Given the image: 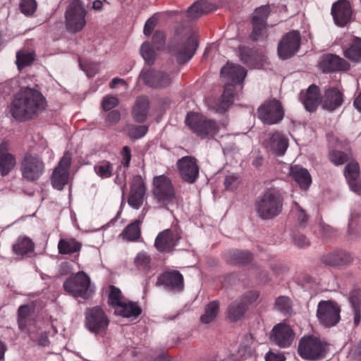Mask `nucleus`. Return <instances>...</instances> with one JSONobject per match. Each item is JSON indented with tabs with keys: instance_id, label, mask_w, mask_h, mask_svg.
<instances>
[{
	"instance_id": "f257e3e1",
	"label": "nucleus",
	"mask_w": 361,
	"mask_h": 361,
	"mask_svg": "<svg viewBox=\"0 0 361 361\" xmlns=\"http://www.w3.org/2000/svg\"><path fill=\"white\" fill-rule=\"evenodd\" d=\"M46 101L37 90L23 87L12 101L9 112L18 121H25L37 116L45 109Z\"/></svg>"
},
{
	"instance_id": "f03ea898",
	"label": "nucleus",
	"mask_w": 361,
	"mask_h": 361,
	"mask_svg": "<svg viewBox=\"0 0 361 361\" xmlns=\"http://www.w3.org/2000/svg\"><path fill=\"white\" fill-rule=\"evenodd\" d=\"M246 74V70L240 65L228 63L221 68V76L225 85L221 100L215 107L216 112L224 113L231 106L236 93L235 85L242 83Z\"/></svg>"
},
{
	"instance_id": "7ed1b4c3",
	"label": "nucleus",
	"mask_w": 361,
	"mask_h": 361,
	"mask_svg": "<svg viewBox=\"0 0 361 361\" xmlns=\"http://www.w3.org/2000/svg\"><path fill=\"white\" fill-rule=\"evenodd\" d=\"M283 197L276 188H267L255 201V207L257 215L263 220L273 219L282 212Z\"/></svg>"
},
{
	"instance_id": "20e7f679",
	"label": "nucleus",
	"mask_w": 361,
	"mask_h": 361,
	"mask_svg": "<svg viewBox=\"0 0 361 361\" xmlns=\"http://www.w3.org/2000/svg\"><path fill=\"white\" fill-rule=\"evenodd\" d=\"M152 193L157 202L162 208L169 209L178 204V197L171 179L165 175L153 179Z\"/></svg>"
},
{
	"instance_id": "39448f33",
	"label": "nucleus",
	"mask_w": 361,
	"mask_h": 361,
	"mask_svg": "<svg viewBox=\"0 0 361 361\" xmlns=\"http://www.w3.org/2000/svg\"><path fill=\"white\" fill-rule=\"evenodd\" d=\"M185 123L197 136L202 139L214 137L219 130V125L214 120L208 119L194 112L187 114Z\"/></svg>"
},
{
	"instance_id": "423d86ee",
	"label": "nucleus",
	"mask_w": 361,
	"mask_h": 361,
	"mask_svg": "<svg viewBox=\"0 0 361 361\" xmlns=\"http://www.w3.org/2000/svg\"><path fill=\"white\" fill-rule=\"evenodd\" d=\"M326 350L327 344L312 335L301 338L298 347V355L305 360H319Z\"/></svg>"
},
{
	"instance_id": "0eeeda50",
	"label": "nucleus",
	"mask_w": 361,
	"mask_h": 361,
	"mask_svg": "<svg viewBox=\"0 0 361 361\" xmlns=\"http://www.w3.org/2000/svg\"><path fill=\"white\" fill-rule=\"evenodd\" d=\"M90 283L89 276L81 271L66 279L63 283V288L73 297L87 300L92 295L93 291L91 289Z\"/></svg>"
},
{
	"instance_id": "6e6552de",
	"label": "nucleus",
	"mask_w": 361,
	"mask_h": 361,
	"mask_svg": "<svg viewBox=\"0 0 361 361\" xmlns=\"http://www.w3.org/2000/svg\"><path fill=\"white\" fill-rule=\"evenodd\" d=\"M20 171L23 178L35 181L44 173L45 164L39 155L26 153L20 161Z\"/></svg>"
},
{
	"instance_id": "1a4fd4ad",
	"label": "nucleus",
	"mask_w": 361,
	"mask_h": 361,
	"mask_svg": "<svg viewBox=\"0 0 361 361\" xmlns=\"http://www.w3.org/2000/svg\"><path fill=\"white\" fill-rule=\"evenodd\" d=\"M87 11L79 0H73L65 13L66 27L69 32L81 31L86 25Z\"/></svg>"
},
{
	"instance_id": "9d476101",
	"label": "nucleus",
	"mask_w": 361,
	"mask_h": 361,
	"mask_svg": "<svg viewBox=\"0 0 361 361\" xmlns=\"http://www.w3.org/2000/svg\"><path fill=\"white\" fill-rule=\"evenodd\" d=\"M198 44L197 35L193 32L185 39H182L176 44L170 46V51L176 56L177 63L183 64L192 58Z\"/></svg>"
},
{
	"instance_id": "9b49d317",
	"label": "nucleus",
	"mask_w": 361,
	"mask_h": 361,
	"mask_svg": "<svg viewBox=\"0 0 361 361\" xmlns=\"http://www.w3.org/2000/svg\"><path fill=\"white\" fill-rule=\"evenodd\" d=\"M341 308L331 300H321L317 305V317L319 322L325 327L336 325L341 319Z\"/></svg>"
},
{
	"instance_id": "f8f14e48",
	"label": "nucleus",
	"mask_w": 361,
	"mask_h": 361,
	"mask_svg": "<svg viewBox=\"0 0 361 361\" xmlns=\"http://www.w3.org/2000/svg\"><path fill=\"white\" fill-rule=\"evenodd\" d=\"M85 326L94 334L104 333L109 326V319L102 309L98 306L87 308L85 312Z\"/></svg>"
},
{
	"instance_id": "ddd939ff",
	"label": "nucleus",
	"mask_w": 361,
	"mask_h": 361,
	"mask_svg": "<svg viewBox=\"0 0 361 361\" xmlns=\"http://www.w3.org/2000/svg\"><path fill=\"white\" fill-rule=\"evenodd\" d=\"M180 229H165L158 233L154 240V247L161 253H171L181 239Z\"/></svg>"
},
{
	"instance_id": "4468645a",
	"label": "nucleus",
	"mask_w": 361,
	"mask_h": 361,
	"mask_svg": "<svg viewBox=\"0 0 361 361\" xmlns=\"http://www.w3.org/2000/svg\"><path fill=\"white\" fill-rule=\"evenodd\" d=\"M257 113L259 118L268 125L278 123L283 119L284 115L281 103L275 99L261 105Z\"/></svg>"
},
{
	"instance_id": "2eb2a0df",
	"label": "nucleus",
	"mask_w": 361,
	"mask_h": 361,
	"mask_svg": "<svg viewBox=\"0 0 361 361\" xmlns=\"http://www.w3.org/2000/svg\"><path fill=\"white\" fill-rule=\"evenodd\" d=\"M270 13L269 6H262L257 8L252 16V31L250 38L253 41H257L267 37V20Z\"/></svg>"
},
{
	"instance_id": "dca6fc26",
	"label": "nucleus",
	"mask_w": 361,
	"mask_h": 361,
	"mask_svg": "<svg viewBox=\"0 0 361 361\" xmlns=\"http://www.w3.org/2000/svg\"><path fill=\"white\" fill-rule=\"evenodd\" d=\"M301 42L300 34L298 31L293 30L286 34L278 45V54L281 59L292 57L300 49Z\"/></svg>"
},
{
	"instance_id": "f3484780",
	"label": "nucleus",
	"mask_w": 361,
	"mask_h": 361,
	"mask_svg": "<svg viewBox=\"0 0 361 361\" xmlns=\"http://www.w3.org/2000/svg\"><path fill=\"white\" fill-rule=\"evenodd\" d=\"M176 166L180 177L185 182L191 184L197 180L199 176L200 166L196 158L191 156H185L178 160Z\"/></svg>"
},
{
	"instance_id": "a211bd4d",
	"label": "nucleus",
	"mask_w": 361,
	"mask_h": 361,
	"mask_svg": "<svg viewBox=\"0 0 361 361\" xmlns=\"http://www.w3.org/2000/svg\"><path fill=\"white\" fill-rule=\"evenodd\" d=\"M270 341L281 348H288L295 338L292 328L284 323H279L274 326L270 333Z\"/></svg>"
},
{
	"instance_id": "6ab92c4d",
	"label": "nucleus",
	"mask_w": 361,
	"mask_h": 361,
	"mask_svg": "<svg viewBox=\"0 0 361 361\" xmlns=\"http://www.w3.org/2000/svg\"><path fill=\"white\" fill-rule=\"evenodd\" d=\"M319 67L324 73H331L349 71L350 64L338 55L326 54L321 57Z\"/></svg>"
},
{
	"instance_id": "aec40b11",
	"label": "nucleus",
	"mask_w": 361,
	"mask_h": 361,
	"mask_svg": "<svg viewBox=\"0 0 361 361\" xmlns=\"http://www.w3.org/2000/svg\"><path fill=\"white\" fill-rule=\"evenodd\" d=\"M146 193V183L140 175L133 177L130 192L128 197V204L133 209H138L143 204Z\"/></svg>"
},
{
	"instance_id": "412c9836",
	"label": "nucleus",
	"mask_w": 361,
	"mask_h": 361,
	"mask_svg": "<svg viewBox=\"0 0 361 361\" xmlns=\"http://www.w3.org/2000/svg\"><path fill=\"white\" fill-rule=\"evenodd\" d=\"M331 14L335 24L344 27L352 20L353 8L348 0H338L333 4Z\"/></svg>"
},
{
	"instance_id": "4be33fe9",
	"label": "nucleus",
	"mask_w": 361,
	"mask_h": 361,
	"mask_svg": "<svg viewBox=\"0 0 361 361\" xmlns=\"http://www.w3.org/2000/svg\"><path fill=\"white\" fill-rule=\"evenodd\" d=\"M140 79L145 85L153 88H164L169 86L172 82L168 74L153 69H143L140 74Z\"/></svg>"
},
{
	"instance_id": "5701e85b",
	"label": "nucleus",
	"mask_w": 361,
	"mask_h": 361,
	"mask_svg": "<svg viewBox=\"0 0 361 361\" xmlns=\"http://www.w3.org/2000/svg\"><path fill=\"white\" fill-rule=\"evenodd\" d=\"M264 145L273 154L282 156L288 147V140L283 134L276 131L268 134L267 138L264 141Z\"/></svg>"
},
{
	"instance_id": "b1692460",
	"label": "nucleus",
	"mask_w": 361,
	"mask_h": 361,
	"mask_svg": "<svg viewBox=\"0 0 361 361\" xmlns=\"http://www.w3.org/2000/svg\"><path fill=\"white\" fill-rule=\"evenodd\" d=\"M9 150L8 141H2L0 143V175L3 177L8 176L16 165V157Z\"/></svg>"
},
{
	"instance_id": "393cba45",
	"label": "nucleus",
	"mask_w": 361,
	"mask_h": 361,
	"mask_svg": "<svg viewBox=\"0 0 361 361\" xmlns=\"http://www.w3.org/2000/svg\"><path fill=\"white\" fill-rule=\"evenodd\" d=\"M158 283L177 292L182 291L184 288L183 276L177 270L164 271L159 276Z\"/></svg>"
},
{
	"instance_id": "a878e982",
	"label": "nucleus",
	"mask_w": 361,
	"mask_h": 361,
	"mask_svg": "<svg viewBox=\"0 0 361 361\" xmlns=\"http://www.w3.org/2000/svg\"><path fill=\"white\" fill-rule=\"evenodd\" d=\"M343 102V94L336 87H330L325 90L321 98L322 107L329 111H333Z\"/></svg>"
},
{
	"instance_id": "bb28decb",
	"label": "nucleus",
	"mask_w": 361,
	"mask_h": 361,
	"mask_svg": "<svg viewBox=\"0 0 361 361\" xmlns=\"http://www.w3.org/2000/svg\"><path fill=\"white\" fill-rule=\"evenodd\" d=\"M344 175L348 181L350 190L355 192H359L361 190L360 180V166L356 161L348 163L344 170Z\"/></svg>"
},
{
	"instance_id": "cd10ccee",
	"label": "nucleus",
	"mask_w": 361,
	"mask_h": 361,
	"mask_svg": "<svg viewBox=\"0 0 361 361\" xmlns=\"http://www.w3.org/2000/svg\"><path fill=\"white\" fill-rule=\"evenodd\" d=\"M216 9V6L215 4L209 3L206 0H198L188 8L186 16L190 19H195Z\"/></svg>"
},
{
	"instance_id": "c85d7f7f",
	"label": "nucleus",
	"mask_w": 361,
	"mask_h": 361,
	"mask_svg": "<svg viewBox=\"0 0 361 361\" xmlns=\"http://www.w3.org/2000/svg\"><path fill=\"white\" fill-rule=\"evenodd\" d=\"M301 100L307 111H314L319 102L321 101L319 87L314 84L311 85L304 94L301 93Z\"/></svg>"
},
{
	"instance_id": "c756f323",
	"label": "nucleus",
	"mask_w": 361,
	"mask_h": 361,
	"mask_svg": "<svg viewBox=\"0 0 361 361\" xmlns=\"http://www.w3.org/2000/svg\"><path fill=\"white\" fill-rule=\"evenodd\" d=\"M225 259L230 264L246 265L252 262V255L247 250L235 249L226 252Z\"/></svg>"
},
{
	"instance_id": "7c9ffc66",
	"label": "nucleus",
	"mask_w": 361,
	"mask_h": 361,
	"mask_svg": "<svg viewBox=\"0 0 361 361\" xmlns=\"http://www.w3.org/2000/svg\"><path fill=\"white\" fill-rule=\"evenodd\" d=\"M149 100L145 96L137 97L132 110V116L137 123H144L148 116Z\"/></svg>"
},
{
	"instance_id": "2f4dec72",
	"label": "nucleus",
	"mask_w": 361,
	"mask_h": 361,
	"mask_svg": "<svg viewBox=\"0 0 361 361\" xmlns=\"http://www.w3.org/2000/svg\"><path fill=\"white\" fill-rule=\"evenodd\" d=\"M115 312L126 318H137L142 313L141 307L136 303L125 299L116 307Z\"/></svg>"
},
{
	"instance_id": "473e14b6",
	"label": "nucleus",
	"mask_w": 361,
	"mask_h": 361,
	"mask_svg": "<svg viewBox=\"0 0 361 361\" xmlns=\"http://www.w3.org/2000/svg\"><path fill=\"white\" fill-rule=\"evenodd\" d=\"M82 243L73 238H65L59 240L58 243L59 253L61 255H71L79 252L82 248Z\"/></svg>"
},
{
	"instance_id": "72a5a7b5",
	"label": "nucleus",
	"mask_w": 361,
	"mask_h": 361,
	"mask_svg": "<svg viewBox=\"0 0 361 361\" xmlns=\"http://www.w3.org/2000/svg\"><path fill=\"white\" fill-rule=\"evenodd\" d=\"M343 56L354 63H361V38L354 37L348 46L343 49Z\"/></svg>"
},
{
	"instance_id": "f704fd0d",
	"label": "nucleus",
	"mask_w": 361,
	"mask_h": 361,
	"mask_svg": "<svg viewBox=\"0 0 361 361\" xmlns=\"http://www.w3.org/2000/svg\"><path fill=\"white\" fill-rule=\"evenodd\" d=\"M322 260L326 265L341 266L349 264L352 261V257L344 251H338L324 256Z\"/></svg>"
},
{
	"instance_id": "c9c22d12",
	"label": "nucleus",
	"mask_w": 361,
	"mask_h": 361,
	"mask_svg": "<svg viewBox=\"0 0 361 361\" xmlns=\"http://www.w3.org/2000/svg\"><path fill=\"white\" fill-rule=\"evenodd\" d=\"M142 223V219H136L129 224L121 234L122 238L129 242L137 241L141 237Z\"/></svg>"
},
{
	"instance_id": "e433bc0d",
	"label": "nucleus",
	"mask_w": 361,
	"mask_h": 361,
	"mask_svg": "<svg viewBox=\"0 0 361 361\" xmlns=\"http://www.w3.org/2000/svg\"><path fill=\"white\" fill-rule=\"evenodd\" d=\"M291 175L301 189L307 190L312 183L311 176L305 169L297 166H293L291 167Z\"/></svg>"
},
{
	"instance_id": "4c0bfd02",
	"label": "nucleus",
	"mask_w": 361,
	"mask_h": 361,
	"mask_svg": "<svg viewBox=\"0 0 361 361\" xmlns=\"http://www.w3.org/2000/svg\"><path fill=\"white\" fill-rule=\"evenodd\" d=\"M247 310L246 305L238 299L232 302L227 309V317L231 322H237L240 320L245 314Z\"/></svg>"
},
{
	"instance_id": "58836bf2",
	"label": "nucleus",
	"mask_w": 361,
	"mask_h": 361,
	"mask_svg": "<svg viewBox=\"0 0 361 361\" xmlns=\"http://www.w3.org/2000/svg\"><path fill=\"white\" fill-rule=\"evenodd\" d=\"M34 243L26 236H20L13 245V252L18 255H25L34 251Z\"/></svg>"
},
{
	"instance_id": "ea45409f",
	"label": "nucleus",
	"mask_w": 361,
	"mask_h": 361,
	"mask_svg": "<svg viewBox=\"0 0 361 361\" xmlns=\"http://www.w3.org/2000/svg\"><path fill=\"white\" fill-rule=\"evenodd\" d=\"M159 51L153 47L150 42H144L140 48V54L148 66H152L156 60L157 52Z\"/></svg>"
},
{
	"instance_id": "a19ab883",
	"label": "nucleus",
	"mask_w": 361,
	"mask_h": 361,
	"mask_svg": "<svg viewBox=\"0 0 361 361\" xmlns=\"http://www.w3.org/2000/svg\"><path fill=\"white\" fill-rule=\"evenodd\" d=\"M349 300L354 314V326H357L361 320V291L359 290L352 293Z\"/></svg>"
},
{
	"instance_id": "79ce46f5",
	"label": "nucleus",
	"mask_w": 361,
	"mask_h": 361,
	"mask_svg": "<svg viewBox=\"0 0 361 361\" xmlns=\"http://www.w3.org/2000/svg\"><path fill=\"white\" fill-rule=\"evenodd\" d=\"M136 268L142 271H149L152 267V257L145 251L139 252L134 258Z\"/></svg>"
},
{
	"instance_id": "37998d69",
	"label": "nucleus",
	"mask_w": 361,
	"mask_h": 361,
	"mask_svg": "<svg viewBox=\"0 0 361 361\" xmlns=\"http://www.w3.org/2000/svg\"><path fill=\"white\" fill-rule=\"evenodd\" d=\"M219 312V302L217 300L210 302L205 307V312L200 317L203 324H209L212 322Z\"/></svg>"
},
{
	"instance_id": "c03bdc74",
	"label": "nucleus",
	"mask_w": 361,
	"mask_h": 361,
	"mask_svg": "<svg viewBox=\"0 0 361 361\" xmlns=\"http://www.w3.org/2000/svg\"><path fill=\"white\" fill-rule=\"evenodd\" d=\"M317 236L321 238L324 243H328L331 238L336 236V231L329 225L320 222L314 231Z\"/></svg>"
},
{
	"instance_id": "a18cd8bd",
	"label": "nucleus",
	"mask_w": 361,
	"mask_h": 361,
	"mask_svg": "<svg viewBox=\"0 0 361 361\" xmlns=\"http://www.w3.org/2000/svg\"><path fill=\"white\" fill-rule=\"evenodd\" d=\"M69 172L55 169L51 176L52 186L61 190L68 183Z\"/></svg>"
},
{
	"instance_id": "49530a36",
	"label": "nucleus",
	"mask_w": 361,
	"mask_h": 361,
	"mask_svg": "<svg viewBox=\"0 0 361 361\" xmlns=\"http://www.w3.org/2000/svg\"><path fill=\"white\" fill-rule=\"evenodd\" d=\"M113 164L104 160L96 164L94 170L96 174L102 179L110 178L113 175Z\"/></svg>"
},
{
	"instance_id": "de8ad7c7",
	"label": "nucleus",
	"mask_w": 361,
	"mask_h": 361,
	"mask_svg": "<svg viewBox=\"0 0 361 361\" xmlns=\"http://www.w3.org/2000/svg\"><path fill=\"white\" fill-rule=\"evenodd\" d=\"M329 159L334 165L339 166L350 159V154L340 150L332 149L329 153Z\"/></svg>"
},
{
	"instance_id": "09e8293b",
	"label": "nucleus",
	"mask_w": 361,
	"mask_h": 361,
	"mask_svg": "<svg viewBox=\"0 0 361 361\" xmlns=\"http://www.w3.org/2000/svg\"><path fill=\"white\" fill-rule=\"evenodd\" d=\"M126 298L123 296L121 290L114 286H110V292L109 294V303L114 308L117 307L119 304Z\"/></svg>"
},
{
	"instance_id": "8fccbe9b",
	"label": "nucleus",
	"mask_w": 361,
	"mask_h": 361,
	"mask_svg": "<svg viewBox=\"0 0 361 361\" xmlns=\"http://www.w3.org/2000/svg\"><path fill=\"white\" fill-rule=\"evenodd\" d=\"M147 132V126L131 125L128 128V135L132 140L140 139L144 137Z\"/></svg>"
},
{
	"instance_id": "3c124183",
	"label": "nucleus",
	"mask_w": 361,
	"mask_h": 361,
	"mask_svg": "<svg viewBox=\"0 0 361 361\" xmlns=\"http://www.w3.org/2000/svg\"><path fill=\"white\" fill-rule=\"evenodd\" d=\"M291 300L287 296H279L275 301V308L284 314H289L291 310Z\"/></svg>"
},
{
	"instance_id": "603ef678",
	"label": "nucleus",
	"mask_w": 361,
	"mask_h": 361,
	"mask_svg": "<svg viewBox=\"0 0 361 361\" xmlns=\"http://www.w3.org/2000/svg\"><path fill=\"white\" fill-rule=\"evenodd\" d=\"M151 44L159 51L164 50L166 45V34L161 30H156L152 35Z\"/></svg>"
},
{
	"instance_id": "864d4df0",
	"label": "nucleus",
	"mask_w": 361,
	"mask_h": 361,
	"mask_svg": "<svg viewBox=\"0 0 361 361\" xmlns=\"http://www.w3.org/2000/svg\"><path fill=\"white\" fill-rule=\"evenodd\" d=\"M34 61V57L31 53L17 52L16 63L18 69H22L30 65Z\"/></svg>"
},
{
	"instance_id": "5fc2aeb1",
	"label": "nucleus",
	"mask_w": 361,
	"mask_h": 361,
	"mask_svg": "<svg viewBox=\"0 0 361 361\" xmlns=\"http://www.w3.org/2000/svg\"><path fill=\"white\" fill-rule=\"evenodd\" d=\"M20 8L21 12L25 15H31L37 8V2L35 0H21Z\"/></svg>"
},
{
	"instance_id": "6e6d98bb",
	"label": "nucleus",
	"mask_w": 361,
	"mask_h": 361,
	"mask_svg": "<svg viewBox=\"0 0 361 361\" xmlns=\"http://www.w3.org/2000/svg\"><path fill=\"white\" fill-rule=\"evenodd\" d=\"M240 60L245 64H250L253 61L254 51L247 47H240Z\"/></svg>"
},
{
	"instance_id": "4d7b16f0",
	"label": "nucleus",
	"mask_w": 361,
	"mask_h": 361,
	"mask_svg": "<svg viewBox=\"0 0 361 361\" xmlns=\"http://www.w3.org/2000/svg\"><path fill=\"white\" fill-rule=\"evenodd\" d=\"M72 154L71 152L66 151L64 152L63 157L61 158L56 169L65 171L68 172L69 168L71 165Z\"/></svg>"
},
{
	"instance_id": "13d9d810",
	"label": "nucleus",
	"mask_w": 361,
	"mask_h": 361,
	"mask_svg": "<svg viewBox=\"0 0 361 361\" xmlns=\"http://www.w3.org/2000/svg\"><path fill=\"white\" fill-rule=\"evenodd\" d=\"M293 240L294 244L300 248L307 247L310 245V243L306 236L299 232H295L293 233Z\"/></svg>"
},
{
	"instance_id": "bf43d9fd",
	"label": "nucleus",
	"mask_w": 361,
	"mask_h": 361,
	"mask_svg": "<svg viewBox=\"0 0 361 361\" xmlns=\"http://www.w3.org/2000/svg\"><path fill=\"white\" fill-rule=\"evenodd\" d=\"M159 21L158 17L156 15H153L145 22L143 32L147 37L149 36Z\"/></svg>"
},
{
	"instance_id": "052dcab7",
	"label": "nucleus",
	"mask_w": 361,
	"mask_h": 361,
	"mask_svg": "<svg viewBox=\"0 0 361 361\" xmlns=\"http://www.w3.org/2000/svg\"><path fill=\"white\" fill-rule=\"evenodd\" d=\"M259 294L257 291H248L245 293L240 299V302L246 305V309H248L250 305L257 300Z\"/></svg>"
},
{
	"instance_id": "680f3d73",
	"label": "nucleus",
	"mask_w": 361,
	"mask_h": 361,
	"mask_svg": "<svg viewBox=\"0 0 361 361\" xmlns=\"http://www.w3.org/2000/svg\"><path fill=\"white\" fill-rule=\"evenodd\" d=\"M118 104V99L114 96H106L104 97L102 106L104 111H109L116 106Z\"/></svg>"
},
{
	"instance_id": "e2e57ef3",
	"label": "nucleus",
	"mask_w": 361,
	"mask_h": 361,
	"mask_svg": "<svg viewBox=\"0 0 361 361\" xmlns=\"http://www.w3.org/2000/svg\"><path fill=\"white\" fill-rule=\"evenodd\" d=\"M238 176L234 174L227 176L224 180V185L226 190H233L239 184Z\"/></svg>"
},
{
	"instance_id": "0e129e2a",
	"label": "nucleus",
	"mask_w": 361,
	"mask_h": 361,
	"mask_svg": "<svg viewBox=\"0 0 361 361\" xmlns=\"http://www.w3.org/2000/svg\"><path fill=\"white\" fill-rule=\"evenodd\" d=\"M121 154L122 156L121 164L126 169H128L130 166L132 157L130 148L128 146H124L121 150Z\"/></svg>"
},
{
	"instance_id": "69168bd1",
	"label": "nucleus",
	"mask_w": 361,
	"mask_h": 361,
	"mask_svg": "<svg viewBox=\"0 0 361 361\" xmlns=\"http://www.w3.org/2000/svg\"><path fill=\"white\" fill-rule=\"evenodd\" d=\"M121 119V114L118 110L111 111L106 117V122L109 125L116 124Z\"/></svg>"
},
{
	"instance_id": "338daca9",
	"label": "nucleus",
	"mask_w": 361,
	"mask_h": 361,
	"mask_svg": "<svg viewBox=\"0 0 361 361\" xmlns=\"http://www.w3.org/2000/svg\"><path fill=\"white\" fill-rule=\"evenodd\" d=\"M297 220L298 222L301 227H304L308 220V216L307 215L305 211L300 207V205L297 204Z\"/></svg>"
},
{
	"instance_id": "774afa93",
	"label": "nucleus",
	"mask_w": 361,
	"mask_h": 361,
	"mask_svg": "<svg viewBox=\"0 0 361 361\" xmlns=\"http://www.w3.org/2000/svg\"><path fill=\"white\" fill-rule=\"evenodd\" d=\"M266 361H285L286 358L282 354H276L269 352L266 355Z\"/></svg>"
}]
</instances>
